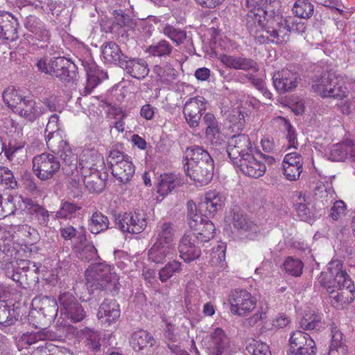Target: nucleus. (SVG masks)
<instances>
[{"instance_id": "obj_60", "label": "nucleus", "mask_w": 355, "mask_h": 355, "mask_svg": "<svg viewBox=\"0 0 355 355\" xmlns=\"http://www.w3.org/2000/svg\"><path fill=\"white\" fill-rule=\"evenodd\" d=\"M0 182L12 189L17 187V182L12 172L5 166H0Z\"/></svg>"}, {"instance_id": "obj_48", "label": "nucleus", "mask_w": 355, "mask_h": 355, "mask_svg": "<svg viewBox=\"0 0 355 355\" xmlns=\"http://www.w3.org/2000/svg\"><path fill=\"white\" fill-rule=\"evenodd\" d=\"M18 315L17 310L11 308L6 301H0V324L10 326L17 320Z\"/></svg>"}, {"instance_id": "obj_17", "label": "nucleus", "mask_w": 355, "mask_h": 355, "mask_svg": "<svg viewBox=\"0 0 355 355\" xmlns=\"http://www.w3.org/2000/svg\"><path fill=\"white\" fill-rule=\"evenodd\" d=\"M197 235L187 232L182 238L178 246L180 257L186 262L197 259L201 254L200 248L203 244L197 239Z\"/></svg>"}, {"instance_id": "obj_43", "label": "nucleus", "mask_w": 355, "mask_h": 355, "mask_svg": "<svg viewBox=\"0 0 355 355\" xmlns=\"http://www.w3.org/2000/svg\"><path fill=\"white\" fill-rule=\"evenodd\" d=\"M21 196H3L0 193V219H2L17 210L16 203H20Z\"/></svg>"}, {"instance_id": "obj_41", "label": "nucleus", "mask_w": 355, "mask_h": 355, "mask_svg": "<svg viewBox=\"0 0 355 355\" xmlns=\"http://www.w3.org/2000/svg\"><path fill=\"white\" fill-rule=\"evenodd\" d=\"M179 184V180L175 174L164 173L160 175L157 182V192L162 196H167Z\"/></svg>"}, {"instance_id": "obj_38", "label": "nucleus", "mask_w": 355, "mask_h": 355, "mask_svg": "<svg viewBox=\"0 0 355 355\" xmlns=\"http://www.w3.org/2000/svg\"><path fill=\"white\" fill-rule=\"evenodd\" d=\"M130 343L135 351L139 352L148 347H153L155 340L148 332L139 330L132 334Z\"/></svg>"}, {"instance_id": "obj_29", "label": "nucleus", "mask_w": 355, "mask_h": 355, "mask_svg": "<svg viewBox=\"0 0 355 355\" xmlns=\"http://www.w3.org/2000/svg\"><path fill=\"white\" fill-rule=\"evenodd\" d=\"M28 121L33 122L45 113V107L41 102H35L30 98L24 100L15 112Z\"/></svg>"}, {"instance_id": "obj_45", "label": "nucleus", "mask_w": 355, "mask_h": 355, "mask_svg": "<svg viewBox=\"0 0 355 355\" xmlns=\"http://www.w3.org/2000/svg\"><path fill=\"white\" fill-rule=\"evenodd\" d=\"M153 71L159 81L166 85L172 83L177 76V71L168 63H166L163 66L155 65Z\"/></svg>"}, {"instance_id": "obj_62", "label": "nucleus", "mask_w": 355, "mask_h": 355, "mask_svg": "<svg viewBox=\"0 0 355 355\" xmlns=\"http://www.w3.org/2000/svg\"><path fill=\"white\" fill-rule=\"evenodd\" d=\"M248 350L252 355H271L269 346L259 340H252L248 347Z\"/></svg>"}, {"instance_id": "obj_16", "label": "nucleus", "mask_w": 355, "mask_h": 355, "mask_svg": "<svg viewBox=\"0 0 355 355\" xmlns=\"http://www.w3.org/2000/svg\"><path fill=\"white\" fill-rule=\"evenodd\" d=\"M232 223L234 227L249 240H257L262 236L261 227L242 213L234 212Z\"/></svg>"}, {"instance_id": "obj_37", "label": "nucleus", "mask_w": 355, "mask_h": 355, "mask_svg": "<svg viewBox=\"0 0 355 355\" xmlns=\"http://www.w3.org/2000/svg\"><path fill=\"white\" fill-rule=\"evenodd\" d=\"M185 157L187 160L185 166L193 164H202L213 162L209 153L198 146H193L187 148Z\"/></svg>"}, {"instance_id": "obj_31", "label": "nucleus", "mask_w": 355, "mask_h": 355, "mask_svg": "<svg viewBox=\"0 0 355 355\" xmlns=\"http://www.w3.org/2000/svg\"><path fill=\"white\" fill-rule=\"evenodd\" d=\"M175 253V245H166L155 243L148 252V260L156 264H162L166 259L173 257Z\"/></svg>"}, {"instance_id": "obj_55", "label": "nucleus", "mask_w": 355, "mask_h": 355, "mask_svg": "<svg viewBox=\"0 0 355 355\" xmlns=\"http://www.w3.org/2000/svg\"><path fill=\"white\" fill-rule=\"evenodd\" d=\"M16 234L21 236L26 245H33L38 239V234L36 230L29 225H23L17 227Z\"/></svg>"}, {"instance_id": "obj_23", "label": "nucleus", "mask_w": 355, "mask_h": 355, "mask_svg": "<svg viewBox=\"0 0 355 355\" xmlns=\"http://www.w3.org/2000/svg\"><path fill=\"white\" fill-rule=\"evenodd\" d=\"M17 19L8 12H0V38L7 42L18 39Z\"/></svg>"}, {"instance_id": "obj_22", "label": "nucleus", "mask_w": 355, "mask_h": 355, "mask_svg": "<svg viewBox=\"0 0 355 355\" xmlns=\"http://www.w3.org/2000/svg\"><path fill=\"white\" fill-rule=\"evenodd\" d=\"M298 74L288 69L275 72L272 76L273 85L280 94L292 92L299 83Z\"/></svg>"}, {"instance_id": "obj_28", "label": "nucleus", "mask_w": 355, "mask_h": 355, "mask_svg": "<svg viewBox=\"0 0 355 355\" xmlns=\"http://www.w3.org/2000/svg\"><path fill=\"white\" fill-rule=\"evenodd\" d=\"M219 60L226 67L234 69L253 72L259 70L257 62L251 58L223 54L219 57Z\"/></svg>"}, {"instance_id": "obj_33", "label": "nucleus", "mask_w": 355, "mask_h": 355, "mask_svg": "<svg viewBox=\"0 0 355 355\" xmlns=\"http://www.w3.org/2000/svg\"><path fill=\"white\" fill-rule=\"evenodd\" d=\"M60 130L59 117L56 114H52L46 128V142L47 146L56 147V144L64 139V137Z\"/></svg>"}, {"instance_id": "obj_24", "label": "nucleus", "mask_w": 355, "mask_h": 355, "mask_svg": "<svg viewBox=\"0 0 355 355\" xmlns=\"http://www.w3.org/2000/svg\"><path fill=\"white\" fill-rule=\"evenodd\" d=\"M188 176L200 185L207 184L213 178L214 163L207 162L202 164L184 166Z\"/></svg>"}, {"instance_id": "obj_3", "label": "nucleus", "mask_w": 355, "mask_h": 355, "mask_svg": "<svg viewBox=\"0 0 355 355\" xmlns=\"http://www.w3.org/2000/svg\"><path fill=\"white\" fill-rule=\"evenodd\" d=\"M85 279L87 285L94 289L113 294L119 290V276L113 267L105 263L91 265L85 271Z\"/></svg>"}, {"instance_id": "obj_25", "label": "nucleus", "mask_w": 355, "mask_h": 355, "mask_svg": "<svg viewBox=\"0 0 355 355\" xmlns=\"http://www.w3.org/2000/svg\"><path fill=\"white\" fill-rule=\"evenodd\" d=\"M120 67L131 77L139 80L146 78L149 73L146 61L139 58H131L123 56Z\"/></svg>"}, {"instance_id": "obj_20", "label": "nucleus", "mask_w": 355, "mask_h": 355, "mask_svg": "<svg viewBox=\"0 0 355 355\" xmlns=\"http://www.w3.org/2000/svg\"><path fill=\"white\" fill-rule=\"evenodd\" d=\"M289 343L291 348L297 347L293 355H315V343L310 336L302 331H295L291 334Z\"/></svg>"}, {"instance_id": "obj_35", "label": "nucleus", "mask_w": 355, "mask_h": 355, "mask_svg": "<svg viewBox=\"0 0 355 355\" xmlns=\"http://www.w3.org/2000/svg\"><path fill=\"white\" fill-rule=\"evenodd\" d=\"M19 209H26L30 214H35L36 218L40 223L43 225H46L49 220V215L47 210L35 203L30 198H24L21 196L20 203L19 204Z\"/></svg>"}, {"instance_id": "obj_32", "label": "nucleus", "mask_w": 355, "mask_h": 355, "mask_svg": "<svg viewBox=\"0 0 355 355\" xmlns=\"http://www.w3.org/2000/svg\"><path fill=\"white\" fill-rule=\"evenodd\" d=\"M32 305L45 317L52 319L58 313V304L54 299L47 296H37L33 298Z\"/></svg>"}, {"instance_id": "obj_18", "label": "nucleus", "mask_w": 355, "mask_h": 355, "mask_svg": "<svg viewBox=\"0 0 355 355\" xmlns=\"http://www.w3.org/2000/svg\"><path fill=\"white\" fill-rule=\"evenodd\" d=\"M205 109L206 101L203 97L197 96L187 101L183 113L186 121L191 128H195L199 125L202 112Z\"/></svg>"}, {"instance_id": "obj_9", "label": "nucleus", "mask_w": 355, "mask_h": 355, "mask_svg": "<svg viewBox=\"0 0 355 355\" xmlns=\"http://www.w3.org/2000/svg\"><path fill=\"white\" fill-rule=\"evenodd\" d=\"M230 311L232 314L245 317L257 306V300L246 290H234L229 296Z\"/></svg>"}, {"instance_id": "obj_54", "label": "nucleus", "mask_w": 355, "mask_h": 355, "mask_svg": "<svg viewBox=\"0 0 355 355\" xmlns=\"http://www.w3.org/2000/svg\"><path fill=\"white\" fill-rule=\"evenodd\" d=\"M303 267V263L299 259L293 258L292 257H287L283 263L284 271L287 274L294 277H299L301 275Z\"/></svg>"}, {"instance_id": "obj_15", "label": "nucleus", "mask_w": 355, "mask_h": 355, "mask_svg": "<svg viewBox=\"0 0 355 355\" xmlns=\"http://www.w3.org/2000/svg\"><path fill=\"white\" fill-rule=\"evenodd\" d=\"M71 184L75 188H79L84 184L91 193H100L103 190L104 182L99 174V169L91 170V173H85V171H79L76 175L71 178Z\"/></svg>"}, {"instance_id": "obj_1", "label": "nucleus", "mask_w": 355, "mask_h": 355, "mask_svg": "<svg viewBox=\"0 0 355 355\" xmlns=\"http://www.w3.org/2000/svg\"><path fill=\"white\" fill-rule=\"evenodd\" d=\"M255 17L257 24L254 22V27L248 21V26L254 39L259 43L271 42L276 44L286 42L289 39V33L292 31L302 33L306 28V24L301 19H296L293 17H284L277 15L268 19L266 27L261 25V17L254 13L248 14V19Z\"/></svg>"}, {"instance_id": "obj_26", "label": "nucleus", "mask_w": 355, "mask_h": 355, "mask_svg": "<svg viewBox=\"0 0 355 355\" xmlns=\"http://www.w3.org/2000/svg\"><path fill=\"white\" fill-rule=\"evenodd\" d=\"M302 158L300 153L292 152L286 154L282 162L284 174L290 181L299 179L302 172Z\"/></svg>"}, {"instance_id": "obj_64", "label": "nucleus", "mask_w": 355, "mask_h": 355, "mask_svg": "<svg viewBox=\"0 0 355 355\" xmlns=\"http://www.w3.org/2000/svg\"><path fill=\"white\" fill-rule=\"evenodd\" d=\"M266 318V313L261 309L245 320V325L250 327L260 326Z\"/></svg>"}, {"instance_id": "obj_19", "label": "nucleus", "mask_w": 355, "mask_h": 355, "mask_svg": "<svg viewBox=\"0 0 355 355\" xmlns=\"http://www.w3.org/2000/svg\"><path fill=\"white\" fill-rule=\"evenodd\" d=\"M252 144L248 135L242 134L232 137L228 141L227 152L230 158L235 164L236 160L247 153H252Z\"/></svg>"}, {"instance_id": "obj_40", "label": "nucleus", "mask_w": 355, "mask_h": 355, "mask_svg": "<svg viewBox=\"0 0 355 355\" xmlns=\"http://www.w3.org/2000/svg\"><path fill=\"white\" fill-rule=\"evenodd\" d=\"M102 56L107 63H118L121 65L123 55L119 46L113 42H108L102 46Z\"/></svg>"}, {"instance_id": "obj_5", "label": "nucleus", "mask_w": 355, "mask_h": 355, "mask_svg": "<svg viewBox=\"0 0 355 355\" xmlns=\"http://www.w3.org/2000/svg\"><path fill=\"white\" fill-rule=\"evenodd\" d=\"M189 225L193 231L190 232L197 235V239L202 243L209 241L215 232V226L209 220L205 218L197 212L193 201L187 202Z\"/></svg>"}, {"instance_id": "obj_21", "label": "nucleus", "mask_w": 355, "mask_h": 355, "mask_svg": "<svg viewBox=\"0 0 355 355\" xmlns=\"http://www.w3.org/2000/svg\"><path fill=\"white\" fill-rule=\"evenodd\" d=\"M104 166V158L94 148L85 147L79 157V171H85V173H91V170L102 169Z\"/></svg>"}, {"instance_id": "obj_61", "label": "nucleus", "mask_w": 355, "mask_h": 355, "mask_svg": "<svg viewBox=\"0 0 355 355\" xmlns=\"http://www.w3.org/2000/svg\"><path fill=\"white\" fill-rule=\"evenodd\" d=\"M15 254L14 248L6 245L0 246V267L6 268L8 264L11 263L15 259Z\"/></svg>"}, {"instance_id": "obj_10", "label": "nucleus", "mask_w": 355, "mask_h": 355, "mask_svg": "<svg viewBox=\"0 0 355 355\" xmlns=\"http://www.w3.org/2000/svg\"><path fill=\"white\" fill-rule=\"evenodd\" d=\"M60 314L64 318L70 319L72 322L82 321L86 315L81 304L70 293H60L58 297Z\"/></svg>"}, {"instance_id": "obj_46", "label": "nucleus", "mask_w": 355, "mask_h": 355, "mask_svg": "<svg viewBox=\"0 0 355 355\" xmlns=\"http://www.w3.org/2000/svg\"><path fill=\"white\" fill-rule=\"evenodd\" d=\"M172 45L165 40H161L147 47L146 52L154 57L169 56L173 51Z\"/></svg>"}, {"instance_id": "obj_39", "label": "nucleus", "mask_w": 355, "mask_h": 355, "mask_svg": "<svg viewBox=\"0 0 355 355\" xmlns=\"http://www.w3.org/2000/svg\"><path fill=\"white\" fill-rule=\"evenodd\" d=\"M202 122L206 126V137L211 142L217 143L220 138V127L214 115L211 113L205 114Z\"/></svg>"}, {"instance_id": "obj_36", "label": "nucleus", "mask_w": 355, "mask_h": 355, "mask_svg": "<svg viewBox=\"0 0 355 355\" xmlns=\"http://www.w3.org/2000/svg\"><path fill=\"white\" fill-rule=\"evenodd\" d=\"M354 286L352 282V288L342 287L335 289V292L331 295V303L336 309L343 308L354 300Z\"/></svg>"}, {"instance_id": "obj_57", "label": "nucleus", "mask_w": 355, "mask_h": 355, "mask_svg": "<svg viewBox=\"0 0 355 355\" xmlns=\"http://www.w3.org/2000/svg\"><path fill=\"white\" fill-rule=\"evenodd\" d=\"M297 216L301 220H306L309 216V210L306 205L305 195L302 192L296 193L293 196Z\"/></svg>"}, {"instance_id": "obj_34", "label": "nucleus", "mask_w": 355, "mask_h": 355, "mask_svg": "<svg viewBox=\"0 0 355 355\" xmlns=\"http://www.w3.org/2000/svg\"><path fill=\"white\" fill-rule=\"evenodd\" d=\"M347 149L350 150L351 156L355 159V142L352 140H346L333 145L329 150V159L335 162L347 160Z\"/></svg>"}, {"instance_id": "obj_51", "label": "nucleus", "mask_w": 355, "mask_h": 355, "mask_svg": "<svg viewBox=\"0 0 355 355\" xmlns=\"http://www.w3.org/2000/svg\"><path fill=\"white\" fill-rule=\"evenodd\" d=\"M45 338V335L40 331L24 334L18 340L17 346L19 349L21 350L37 344L40 341H43Z\"/></svg>"}, {"instance_id": "obj_6", "label": "nucleus", "mask_w": 355, "mask_h": 355, "mask_svg": "<svg viewBox=\"0 0 355 355\" xmlns=\"http://www.w3.org/2000/svg\"><path fill=\"white\" fill-rule=\"evenodd\" d=\"M275 159L272 157L263 155L257 153V155L252 153H247L239 160L235 162L234 165L238 166L243 174L254 178H258L264 175L266 172V163L272 164Z\"/></svg>"}, {"instance_id": "obj_44", "label": "nucleus", "mask_w": 355, "mask_h": 355, "mask_svg": "<svg viewBox=\"0 0 355 355\" xmlns=\"http://www.w3.org/2000/svg\"><path fill=\"white\" fill-rule=\"evenodd\" d=\"M273 120L275 123L278 124L282 130H284L287 132L286 139L288 140V148H297L298 146V141L296 137V132L288 120L282 116H277L274 118Z\"/></svg>"}, {"instance_id": "obj_2", "label": "nucleus", "mask_w": 355, "mask_h": 355, "mask_svg": "<svg viewBox=\"0 0 355 355\" xmlns=\"http://www.w3.org/2000/svg\"><path fill=\"white\" fill-rule=\"evenodd\" d=\"M347 78L331 71L322 72L315 76L312 81V90L322 98L331 97L343 100L349 91L346 86Z\"/></svg>"}, {"instance_id": "obj_4", "label": "nucleus", "mask_w": 355, "mask_h": 355, "mask_svg": "<svg viewBox=\"0 0 355 355\" xmlns=\"http://www.w3.org/2000/svg\"><path fill=\"white\" fill-rule=\"evenodd\" d=\"M320 285L333 294L337 288H352V279L343 269V263L340 260H334L329 263L327 271L322 272L318 277Z\"/></svg>"}, {"instance_id": "obj_42", "label": "nucleus", "mask_w": 355, "mask_h": 355, "mask_svg": "<svg viewBox=\"0 0 355 355\" xmlns=\"http://www.w3.org/2000/svg\"><path fill=\"white\" fill-rule=\"evenodd\" d=\"M3 100L4 103L9 107L12 112L15 113L20 106L24 100H26L27 97H24L21 94L20 91L16 89L13 87H9L6 89L3 93Z\"/></svg>"}, {"instance_id": "obj_56", "label": "nucleus", "mask_w": 355, "mask_h": 355, "mask_svg": "<svg viewBox=\"0 0 355 355\" xmlns=\"http://www.w3.org/2000/svg\"><path fill=\"white\" fill-rule=\"evenodd\" d=\"M181 263L178 261L168 262L159 272V278L162 282H166L170 278L181 271Z\"/></svg>"}, {"instance_id": "obj_63", "label": "nucleus", "mask_w": 355, "mask_h": 355, "mask_svg": "<svg viewBox=\"0 0 355 355\" xmlns=\"http://www.w3.org/2000/svg\"><path fill=\"white\" fill-rule=\"evenodd\" d=\"M80 209V207L76 205L65 202L62 203L60 209L57 211L56 216L58 218H67L71 217L76 211Z\"/></svg>"}, {"instance_id": "obj_11", "label": "nucleus", "mask_w": 355, "mask_h": 355, "mask_svg": "<svg viewBox=\"0 0 355 355\" xmlns=\"http://www.w3.org/2000/svg\"><path fill=\"white\" fill-rule=\"evenodd\" d=\"M24 26L33 37V40L42 43L40 46L37 42L33 44L44 49L50 43L51 34L46 24L39 17L35 15H29L24 20Z\"/></svg>"}, {"instance_id": "obj_14", "label": "nucleus", "mask_w": 355, "mask_h": 355, "mask_svg": "<svg viewBox=\"0 0 355 355\" xmlns=\"http://www.w3.org/2000/svg\"><path fill=\"white\" fill-rule=\"evenodd\" d=\"M48 148L53 153L59 155L64 164L62 169L67 175L71 178L78 173L79 170L76 165V155L73 153L71 148L65 139L57 144L56 147L48 146Z\"/></svg>"}, {"instance_id": "obj_50", "label": "nucleus", "mask_w": 355, "mask_h": 355, "mask_svg": "<svg viewBox=\"0 0 355 355\" xmlns=\"http://www.w3.org/2000/svg\"><path fill=\"white\" fill-rule=\"evenodd\" d=\"M89 225L92 234H98L108 229L109 220L101 212L96 211L92 214Z\"/></svg>"}, {"instance_id": "obj_30", "label": "nucleus", "mask_w": 355, "mask_h": 355, "mask_svg": "<svg viewBox=\"0 0 355 355\" xmlns=\"http://www.w3.org/2000/svg\"><path fill=\"white\" fill-rule=\"evenodd\" d=\"M120 314L119 306L116 301L105 299L98 309L97 316L102 323L110 325L118 320Z\"/></svg>"}, {"instance_id": "obj_13", "label": "nucleus", "mask_w": 355, "mask_h": 355, "mask_svg": "<svg viewBox=\"0 0 355 355\" xmlns=\"http://www.w3.org/2000/svg\"><path fill=\"white\" fill-rule=\"evenodd\" d=\"M207 349L208 355L231 354L230 340L223 329L216 327L209 333Z\"/></svg>"}, {"instance_id": "obj_8", "label": "nucleus", "mask_w": 355, "mask_h": 355, "mask_svg": "<svg viewBox=\"0 0 355 355\" xmlns=\"http://www.w3.org/2000/svg\"><path fill=\"white\" fill-rule=\"evenodd\" d=\"M60 166L58 159L51 153H43L33 159V171L42 181L53 178L59 171Z\"/></svg>"}, {"instance_id": "obj_49", "label": "nucleus", "mask_w": 355, "mask_h": 355, "mask_svg": "<svg viewBox=\"0 0 355 355\" xmlns=\"http://www.w3.org/2000/svg\"><path fill=\"white\" fill-rule=\"evenodd\" d=\"M292 11L300 19H309L313 14L314 6L309 0H297L293 6Z\"/></svg>"}, {"instance_id": "obj_59", "label": "nucleus", "mask_w": 355, "mask_h": 355, "mask_svg": "<svg viewBox=\"0 0 355 355\" xmlns=\"http://www.w3.org/2000/svg\"><path fill=\"white\" fill-rule=\"evenodd\" d=\"M321 317L315 313H306L300 321V326L305 330L315 329L320 323Z\"/></svg>"}, {"instance_id": "obj_47", "label": "nucleus", "mask_w": 355, "mask_h": 355, "mask_svg": "<svg viewBox=\"0 0 355 355\" xmlns=\"http://www.w3.org/2000/svg\"><path fill=\"white\" fill-rule=\"evenodd\" d=\"M174 230L170 223H164L158 227L155 243H161L166 245H175L173 242Z\"/></svg>"}, {"instance_id": "obj_7", "label": "nucleus", "mask_w": 355, "mask_h": 355, "mask_svg": "<svg viewBox=\"0 0 355 355\" xmlns=\"http://www.w3.org/2000/svg\"><path fill=\"white\" fill-rule=\"evenodd\" d=\"M111 165L112 174L119 182H128L135 173V166L130 158L121 152L114 150L108 157Z\"/></svg>"}, {"instance_id": "obj_53", "label": "nucleus", "mask_w": 355, "mask_h": 355, "mask_svg": "<svg viewBox=\"0 0 355 355\" xmlns=\"http://www.w3.org/2000/svg\"><path fill=\"white\" fill-rule=\"evenodd\" d=\"M162 32L165 36L175 43L176 45L182 44L187 36L185 31L168 24L163 27Z\"/></svg>"}, {"instance_id": "obj_12", "label": "nucleus", "mask_w": 355, "mask_h": 355, "mask_svg": "<svg viewBox=\"0 0 355 355\" xmlns=\"http://www.w3.org/2000/svg\"><path fill=\"white\" fill-rule=\"evenodd\" d=\"M115 223L122 232L132 234H139L146 227L144 214L139 211L119 214L116 217Z\"/></svg>"}, {"instance_id": "obj_58", "label": "nucleus", "mask_w": 355, "mask_h": 355, "mask_svg": "<svg viewBox=\"0 0 355 355\" xmlns=\"http://www.w3.org/2000/svg\"><path fill=\"white\" fill-rule=\"evenodd\" d=\"M79 230L80 231L77 230L71 225H68L60 228V233L64 240H71L78 234V238L83 244V241L86 239L85 229L82 226L80 227Z\"/></svg>"}, {"instance_id": "obj_52", "label": "nucleus", "mask_w": 355, "mask_h": 355, "mask_svg": "<svg viewBox=\"0 0 355 355\" xmlns=\"http://www.w3.org/2000/svg\"><path fill=\"white\" fill-rule=\"evenodd\" d=\"M342 334L338 330L332 331V340L328 355H346L347 347L341 341Z\"/></svg>"}, {"instance_id": "obj_27", "label": "nucleus", "mask_w": 355, "mask_h": 355, "mask_svg": "<svg viewBox=\"0 0 355 355\" xmlns=\"http://www.w3.org/2000/svg\"><path fill=\"white\" fill-rule=\"evenodd\" d=\"M227 197L225 194L216 189L205 193L204 200L201 202V207L205 209V214L214 216L218 211L224 207Z\"/></svg>"}]
</instances>
